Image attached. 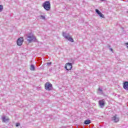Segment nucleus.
I'll return each mask as SVG.
<instances>
[{"label":"nucleus","instance_id":"2","mask_svg":"<svg viewBox=\"0 0 128 128\" xmlns=\"http://www.w3.org/2000/svg\"><path fill=\"white\" fill-rule=\"evenodd\" d=\"M62 36L66 40H69V42H74V38H72L70 36V34H66V32H62Z\"/></svg>","mask_w":128,"mask_h":128},{"label":"nucleus","instance_id":"15","mask_svg":"<svg viewBox=\"0 0 128 128\" xmlns=\"http://www.w3.org/2000/svg\"><path fill=\"white\" fill-rule=\"evenodd\" d=\"M40 18H42V20H46V17L44 16L40 15Z\"/></svg>","mask_w":128,"mask_h":128},{"label":"nucleus","instance_id":"19","mask_svg":"<svg viewBox=\"0 0 128 128\" xmlns=\"http://www.w3.org/2000/svg\"><path fill=\"white\" fill-rule=\"evenodd\" d=\"M48 66H50L52 64V62L47 63Z\"/></svg>","mask_w":128,"mask_h":128},{"label":"nucleus","instance_id":"14","mask_svg":"<svg viewBox=\"0 0 128 128\" xmlns=\"http://www.w3.org/2000/svg\"><path fill=\"white\" fill-rule=\"evenodd\" d=\"M98 14L99 16H100V18H104V14H102V12Z\"/></svg>","mask_w":128,"mask_h":128},{"label":"nucleus","instance_id":"4","mask_svg":"<svg viewBox=\"0 0 128 128\" xmlns=\"http://www.w3.org/2000/svg\"><path fill=\"white\" fill-rule=\"evenodd\" d=\"M45 89L46 90H52V84L50 82H46L45 84Z\"/></svg>","mask_w":128,"mask_h":128},{"label":"nucleus","instance_id":"9","mask_svg":"<svg viewBox=\"0 0 128 128\" xmlns=\"http://www.w3.org/2000/svg\"><path fill=\"white\" fill-rule=\"evenodd\" d=\"M123 88L126 90H128V82H125L123 84Z\"/></svg>","mask_w":128,"mask_h":128},{"label":"nucleus","instance_id":"1","mask_svg":"<svg viewBox=\"0 0 128 128\" xmlns=\"http://www.w3.org/2000/svg\"><path fill=\"white\" fill-rule=\"evenodd\" d=\"M42 6L46 10L47 12L50 10V1H46L43 3Z\"/></svg>","mask_w":128,"mask_h":128},{"label":"nucleus","instance_id":"20","mask_svg":"<svg viewBox=\"0 0 128 128\" xmlns=\"http://www.w3.org/2000/svg\"><path fill=\"white\" fill-rule=\"evenodd\" d=\"M125 44L127 48H128V42L126 43Z\"/></svg>","mask_w":128,"mask_h":128},{"label":"nucleus","instance_id":"10","mask_svg":"<svg viewBox=\"0 0 128 128\" xmlns=\"http://www.w3.org/2000/svg\"><path fill=\"white\" fill-rule=\"evenodd\" d=\"M2 122H8L10 119L6 118V116H4L2 117Z\"/></svg>","mask_w":128,"mask_h":128},{"label":"nucleus","instance_id":"18","mask_svg":"<svg viewBox=\"0 0 128 128\" xmlns=\"http://www.w3.org/2000/svg\"><path fill=\"white\" fill-rule=\"evenodd\" d=\"M20 123H18H18H16V126H17V127H18V126H20Z\"/></svg>","mask_w":128,"mask_h":128},{"label":"nucleus","instance_id":"11","mask_svg":"<svg viewBox=\"0 0 128 128\" xmlns=\"http://www.w3.org/2000/svg\"><path fill=\"white\" fill-rule=\"evenodd\" d=\"M98 94H104V91H102V89L100 88H99L98 89Z\"/></svg>","mask_w":128,"mask_h":128},{"label":"nucleus","instance_id":"7","mask_svg":"<svg viewBox=\"0 0 128 128\" xmlns=\"http://www.w3.org/2000/svg\"><path fill=\"white\" fill-rule=\"evenodd\" d=\"M64 68L66 70H70L72 68V64L70 62L66 63Z\"/></svg>","mask_w":128,"mask_h":128},{"label":"nucleus","instance_id":"6","mask_svg":"<svg viewBox=\"0 0 128 128\" xmlns=\"http://www.w3.org/2000/svg\"><path fill=\"white\" fill-rule=\"evenodd\" d=\"M112 120L115 123L118 122H120V118H118L117 114H115L112 118Z\"/></svg>","mask_w":128,"mask_h":128},{"label":"nucleus","instance_id":"5","mask_svg":"<svg viewBox=\"0 0 128 128\" xmlns=\"http://www.w3.org/2000/svg\"><path fill=\"white\" fill-rule=\"evenodd\" d=\"M99 106L101 108H104V106L106 105V100L104 99L100 100L98 102Z\"/></svg>","mask_w":128,"mask_h":128},{"label":"nucleus","instance_id":"16","mask_svg":"<svg viewBox=\"0 0 128 128\" xmlns=\"http://www.w3.org/2000/svg\"><path fill=\"white\" fill-rule=\"evenodd\" d=\"M4 9V6L2 5H0V12H2V10Z\"/></svg>","mask_w":128,"mask_h":128},{"label":"nucleus","instance_id":"13","mask_svg":"<svg viewBox=\"0 0 128 128\" xmlns=\"http://www.w3.org/2000/svg\"><path fill=\"white\" fill-rule=\"evenodd\" d=\"M91 122L90 120H86L84 122V124H90Z\"/></svg>","mask_w":128,"mask_h":128},{"label":"nucleus","instance_id":"3","mask_svg":"<svg viewBox=\"0 0 128 128\" xmlns=\"http://www.w3.org/2000/svg\"><path fill=\"white\" fill-rule=\"evenodd\" d=\"M27 40L28 42L30 43L32 42H36V38L32 34H30L27 36Z\"/></svg>","mask_w":128,"mask_h":128},{"label":"nucleus","instance_id":"17","mask_svg":"<svg viewBox=\"0 0 128 128\" xmlns=\"http://www.w3.org/2000/svg\"><path fill=\"white\" fill-rule=\"evenodd\" d=\"M96 14H100V10H98V9H96Z\"/></svg>","mask_w":128,"mask_h":128},{"label":"nucleus","instance_id":"21","mask_svg":"<svg viewBox=\"0 0 128 128\" xmlns=\"http://www.w3.org/2000/svg\"><path fill=\"white\" fill-rule=\"evenodd\" d=\"M110 50H111V52H112V48H110Z\"/></svg>","mask_w":128,"mask_h":128},{"label":"nucleus","instance_id":"12","mask_svg":"<svg viewBox=\"0 0 128 128\" xmlns=\"http://www.w3.org/2000/svg\"><path fill=\"white\" fill-rule=\"evenodd\" d=\"M30 70L34 71L36 70V68L34 67V66L33 64H31L30 67Z\"/></svg>","mask_w":128,"mask_h":128},{"label":"nucleus","instance_id":"22","mask_svg":"<svg viewBox=\"0 0 128 128\" xmlns=\"http://www.w3.org/2000/svg\"><path fill=\"white\" fill-rule=\"evenodd\" d=\"M102 0V2H104V0Z\"/></svg>","mask_w":128,"mask_h":128},{"label":"nucleus","instance_id":"8","mask_svg":"<svg viewBox=\"0 0 128 128\" xmlns=\"http://www.w3.org/2000/svg\"><path fill=\"white\" fill-rule=\"evenodd\" d=\"M24 42V38H20L17 40V44L18 46H20Z\"/></svg>","mask_w":128,"mask_h":128}]
</instances>
